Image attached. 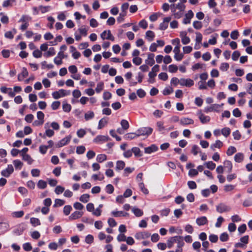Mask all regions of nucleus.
Instances as JSON below:
<instances>
[{
  "instance_id": "1",
  "label": "nucleus",
  "mask_w": 252,
  "mask_h": 252,
  "mask_svg": "<svg viewBox=\"0 0 252 252\" xmlns=\"http://www.w3.org/2000/svg\"><path fill=\"white\" fill-rule=\"evenodd\" d=\"M170 8L174 17L179 19L183 16L186 6L182 3L172 4L170 5Z\"/></svg>"
},
{
  "instance_id": "2",
  "label": "nucleus",
  "mask_w": 252,
  "mask_h": 252,
  "mask_svg": "<svg viewBox=\"0 0 252 252\" xmlns=\"http://www.w3.org/2000/svg\"><path fill=\"white\" fill-rule=\"evenodd\" d=\"M231 210V207L224 203H220L216 206V211L220 214L229 212Z\"/></svg>"
},
{
  "instance_id": "3",
  "label": "nucleus",
  "mask_w": 252,
  "mask_h": 252,
  "mask_svg": "<svg viewBox=\"0 0 252 252\" xmlns=\"http://www.w3.org/2000/svg\"><path fill=\"white\" fill-rule=\"evenodd\" d=\"M70 94V92L69 91H66L65 90L61 89L58 91L54 92L52 93V96L55 99H59L61 97L65 96L66 95H69Z\"/></svg>"
},
{
  "instance_id": "4",
  "label": "nucleus",
  "mask_w": 252,
  "mask_h": 252,
  "mask_svg": "<svg viewBox=\"0 0 252 252\" xmlns=\"http://www.w3.org/2000/svg\"><path fill=\"white\" fill-rule=\"evenodd\" d=\"M37 118L38 120L34 121L32 125L34 126H39L44 123V114L41 111L37 112Z\"/></svg>"
},
{
  "instance_id": "5",
  "label": "nucleus",
  "mask_w": 252,
  "mask_h": 252,
  "mask_svg": "<svg viewBox=\"0 0 252 252\" xmlns=\"http://www.w3.org/2000/svg\"><path fill=\"white\" fill-rule=\"evenodd\" d=\"M153 129L150 127H142L137 131L138 137L141 135H149L152 133Z\"/></svg>"
},
{
  "instance_id": "6",
  "label": "nucleus",
  "mask_w": 252,
  "mask_h": 252,
  "mask_svg": "<svg viewBox=\"0 0 252 252\" xmlns=\"http://www.w3.org/2000/svg\"><path fill=\"white\" fill-rule=\"evenodd\" d=\"M71 139V135H68L62 140H61L60 141H59L58 143H57L55 145V147L56 148H61L62 147L69 143L70 140Z\"/></svg>"
},
{
  "instance_id": "7",
  "label": "nucleus",
  "mask_w": 252,
  "mask_h": 252,
  "mask_svg": "<svg viewBox=\"0 0 252 252\" xmlns=\"http://www.w3.org/2000/svg\"><path fill=\"white\" fill-rule=\"evenodd\" d=\"M151 235V234L147 231L139 232L136 233L134 237L138 240L142 239H146L148 238Z\"/></svg>"
},
{
  "instance_id": "8",
  "label": "nucleus",
  "mask_w": 252,
  "mask_h": 252,
  "mask_svg": "<svg viewBox=\"0 0 252 252\" xmlns=\"http://www.w3.org/2000/svg\"><path fill=\"white\" fill-rule=\"evenodd\" d=\"M101 38L103 39H108L112 41L115 40L114 37L112 35L110 30H105L100 34Z\"/></svg>"
},
{
  "instance_id": "9",
  "label": "nucleus",
  "mask_w": 252,
  "mask_h": 252,
  "mask_svg": "<svg viewBox=\"0 0 252 252\" xmlns=\"http://www.w3.org/2000/svg\"><path fill=\"white\" fill-rule=\"evenodd\" d=\"M13 171L14 168L13 166L11 164H9L5 169L1 171V174L5 177H8L13 172Z\"/></svg>"
},
{
  "instance_id": "10",
  "label": "nucleus",
  "mask_w": 252,
  "mask_h": 252,
  "mask_svg": "<svg viewBox=\"0 0 252 252\" xmlns=\"http://www.w3.org/2000/svg\"><path fill=\"white\" fill-rule=\"evenodd\" d=\"M171 20V17L168 16L165 17L163 19V21L159 25V29L160 30L164 31L168 28V23Z\"/></svg>"
},
{
  "instance_id": "11",
  "label": "nucleus",
  "mask_w": 252,
  "mask_h": 252,
  "mask_svg": "<svg viewBox=\"0 0 252 252\" xmlns=\"http://www.w3.org/2000/svg\"><path fill=\"white\" fill-rule=\"evenodd\" d=\"M181 86L190 87L194 85V81L191 79L181 78L180 79Z\"/></svg>"
},
{
  "instance_id": "12",
  "label": "nucleus",
  "mask_w": 252,
  "mask_h": 252,
  "mask_svg": "<svg viewBox=\"0 0 252 252\" xmlns=\"http://www.w3.org/2000/svg\"><path fill=\"white\" fill-rule=\"evenodd\" d=\"M173 52L174 53V59L177 61H181L184 55L183 54L180 53V48H177V47H175L173 50Z\"/></svg>"
},
{
  "instance_id": "13",
  "label": "nucleus",
  "mask_w": 252,
  "mask_h": 252,
  "mask_svg": "<svg viewBox=\"0 0 252 252\" xmlns=\"http://www.w3.org/2000/svg\"><path fill=\"white\" fill-rule=\"evenodd\" d=\"M109 137L105 135H97L93 140L94 142L96 143H101L108 141L109 140Z\"/></svg>"
},
{
  "instance_id": "14",
  "label": "nucleus",
  "mask_w": 252,
  "mask_h": 252,
  "mask_svg": "<svg viewBox=\"0 0 252 252\" xmlns=\"http://www.w3.org/2000/svg\"><path fill=\"white\" fill-rule=\"evenodd\" d=\"M194 14L193 12L189 10L188 11V13L185 15L183 23L184 24H188L190 23L191 18L193 17Z\"/></svg>"
},
{
  "instance_id": "15",
  "label": "nucleus",
  "mask_w": 252,
  "mask_h": 252,
  "mask_svg": "<svg viewBox=\"0 0 252 252\" xmlns=\"http://www.w3.org/2000/svg\"><path fill=\"white\" fill-rule=\"evenodd\" d=\"M197 115L198 116V118L201 121V122L203 124L207 123L210 121V118L209 116H205L201 111H199L197 112Z\"/></svg>"
},
{
  "instance_id": "16",
  "label": "nucleus",
  "mask_w": 252,
  "mask_h": 252,
  "mask_svg": "<svg viewBox=\"0 0 252 252\" xmlns=\"http://www.w3.org/2000/svg\"><path fill=\"white\" fill-rule=\"evenodd\" d=\"M194 121L189 118L183 117L180 120V124L183 126L192 125Z\"/></svg>"
},
{
  "instance_id": "17",
  "label": "nucleus",
  "mask_w": 252,
  "mask_h": 252,
  "mask_svg": "<svg viewBox=\"0 0 252 252\" xmlns=\"http://www.w3.org/2000/svg\"><path fill=\"white\" fill-rule=\"evenodd\" d=\"M159 65H155L152 68V70L149 73V77L150 78H154L157 75V72L159 71Z\"/></svg>"
},
{
  "instance_id": "18",
  "label": "nucleus",
  "mask_w": 252,
  "mask_h": 252,
  "mask_svg": "<svg viewBox=\"0 0 252 252\" xmlns=\"http://www.w3.org/2000/svg\"><path fill=\"white\" fill-rule=\"evenodd\" d=\"M196 223L199 226L203 225L208 223V220L206 217L197 218L196 220Z\"/></svg>"
},
{
  "instance_id": "19",
  "label": "nucleus",
  "mask_w": 252,
  "mask_h": 252,
  "mask_svg": "<svg viewBox=\"0 0 252 252\" xmlns=\"http://www.w3.org/2000/svg\"><path fill=\"white\" fill-rule=\"evenodd\" d=\"M158 149V147L154 144L151 145L149 147L145 148V153L148 154H150L153 152H156Z\"/></svg>"
},
{
  "instance_id": "20",
  "label": "nucleus",
  "mask_w": 252,
  "mask_h": 252,
  "mask_svg": "<svg viewBox=\"0 0 252 252\" xmlns=\"http://www.w3.org/2000/svg\"><path fill=\"white\" fill-rule=\"evenodd\" d=\"M83 213L79 211H75L69 217L70 220H75L82 217Z\"/></svg>"
},
{
  "instance_id": "21",
  "label": "nucleus",
  "mask_w": 252,
  "mask_h": 252,
  "mask_svg": "<svg viewBox=\"0 0 252 252\" xmlns=\"http://www.w3.org/2000/svg\"><path fill=\"white\" fill-rule=\"evenodd\" d=\"M202 39V34L199 32H196V38H195V41L196 43L194 46L195 49H198L199 48V45L197 44L201 43Z\"/></svg>"
},
{
  "instance_id": "22",
  "label": "nucleus",
  "mask_w": 252,
  "mask_h": 252,
  "mask_svg": "<svg viewBox=\"0 0 252 252\" xmlns=\"http://www.w3.org/2000/svg\"><path fill=\"white\" fill-rule=\"evenodd\" d=\"M222 146L223 143L221 141L218 140L214 143L211 145L210 149L213 151H215V148H220Z\"/></svg>"
},
{
  "instance_id": "23",
  "label": "nucleus",
  "mask_w": 252,
  "mask_h": 252,
  "mask_svg": "<svg viewBox=\"0 0 252 252\" xmlns=\"http://www.w3.org/2000/svg\"><path fill=\"white\" fill-rule=\"evenodd\" d=\"M175 239V243L177 244V247H183L184 246L185 243L184 242L183 237L182 236H176Z\"/></svg>"
},
{
  "instance_id": "24",
  "label": "nucleus",
  "mask_w": 252,
  "mask_h": 252,
  "mask_svg": "<svg viewBox=\"0 0 252 252\" xmlns=\"http://www.w3.org/2000/svg\"><path fill=\"white\" fill-rule=\"evenodd\" d=\"M154 54H150L148 55V58L145 61V63L149 65L150 66H152L155 63L154 60Z\"/></svg>"
},
{
  "instance_id": "25",
  "label": "nucleus",
  "mask_w": 252,
  "mask_h": 252,
  "mask_svg": "<svg viewBox=\"0 0 252 252\" xmlns=\"http://www.w3.org/2000/svg\"><path fill=\"white\" fill-rule=\"evenodd\" d=\"M234 160L236 162H242L244 158V154L242 153H238L234 156Z\"/></svg>"
},
{
  "instance_id": "26",
  "label": "nucleus",
  "mask_w": 252,
  "mask_h": 252,
  "mask_svg": "<svg viewBox=\"0 0 252 252\" xmlns=\"http://www.w3.org/2000/svg\"><path fill=\"white\" fill-rule=\"evenodd\" d=\"M138 137V135H137V133H129L125 134L124 135V138L126 140H130L136 138Z\"/></svg>"
},
{
  "instance_id": "27",
  "label": "nucleus",
  "mask_w": 252,
  "mask_h": 252,
  "mask_svg": "<svg viewBox=\"0 0 252 252\" xmlns=\"http://www.w3.org/2000/svg\"><path fill=\"white\" fill-rule=\"evenodd\" d=\"M31 19L32 18L30 16L27 15H23L18 21V22L22 23H29V22L31 21Z\"/></svg>"
},
{
  "instance_id": "28",
  "label": "nucleus",
  "mask_w": 252,
  "mask_h": 252,
  "mask_svg": "<svg viewBox=\"0 0 252 252\" xmlns=\"http://www.w3.org/2000/svg\"><path fill=\"white\" fill-rule=\"evenodd\" d=\"M28 72L26 68H23L22 73L18 75V79L19 81H22L25 77L28 75Z\"/></svg>"
},
{
  "instance_id": "29",
  "label": "nucleus",
  "mask_w": 252,
  "mask_h": 252,
  "mask_svg": "<svg viewBox=\"0 0 252 252\" xmlns=\"http://www.w3.org/2000/svg\"><path fill=\"white\" fill-rule=\"evenodd\" d=\"M125 166V163L123 160H118L116 162V170L119 171L123 169Z\"/></svg>"
},
{
  "instance_id": "30",
  "label": "nucleus",
  "mask_w": 252,
  "mask_h": 252,
  "mask_svg": "<svg viewBox=\"0 0 252 252\" xmlns=\"http://www.w3.org/2000/svg\"><path fill=\"white\" fill-rule=\"evenodd\" d=\"M175 236L171 237L167 240L166 246H167V247L168 248L170 249L173 247L174 244L175 243Z\"/></svg>"
},
{
  "instance_id": "31",
  "label": "nucleus",
  "mask_w": 252,
  "mask_h": 252,
  "mask_svg": "<svg viewBox=\"0 0 252 252\" xmlns=\"http://www.w3.org/2000/svg\"><path fill=\"white\" fill-rule=\"evenodd\" d=\"M155 37V33L153 31H148L146 32V38H147V39L149 41H152L153 40L154 38Z\"/></svg>"
},
{
  "instance_id": "32",
  "label": "nucleus",
  "mask_w": 252,
  "mask_h": 252,
  "mask_svg": "<svg viewBox=\"0 0 252 252\" xmlns=\"http://www.w3.org/2000/svg\"><path fill=\"white\" fill-rule=\"evenodd\" d=\"M23 159L28 162L29 164H31L33 160L31 156L28 154H22Z\"/></svg>"
},
{
  "instance_id": "33",
  "label": "nucleus",
  "mask_w": 252,
  "mask_h": 252,
  "mask_svg": "<svg viewBox=\"0 0 252 252\" xmlns=\"http://www.w3.org/2000/svg\"><path fill=\"white\" fill-rule=\"evenodd\" d=\"M108 123L107 120L105 118L101 119L98 123L97 128L98 129H102Z\"/></svg>"
},
{
  "instance_id": "34",
  "label": "nucleus",
  "mask_w": 252,
  "mask_h": 252,
  "mask_svg": "<svg viewBox=\"0 0 252 252\" xmlns=\"http://www.w3.org/2000/svg\"><path fill=\"white\" fill-rule=\"evenodd\" d=\"M90 195L89 194H83L80 197L79 200L83 203H87L89 201Z\"/></svg>"
},
{
  "instance_id": "35",
  "label": "nucleus",
  "mask_w": 252,
  "mask_h": 252,
  "mask_svg": "<svg viewBox=\"0 0 252 252\" xmlns=\"http://www.w3.org/2000/svg\"><path fill=\"white\" fill-rule=\"evenodd\" d=\"M132 211L136 217H140L143 214V211L141 209L137 208H133Z\"/></svg>"
},
{
  "instance_id": "36",
  "label": "nucleus",
  "mask_w": 252,
  "mask_h": 252,
  "mask_svg": "<svg viewBox=\"0 0 252 252\" xmlns=\"http://www.w3.org/2000/svg\"><path fill=\"white\" fill-rule=\"evenodd\" d=\"M132 152L134 154L135 157H140L142 156L141 152L140 149L138 147H133L132 149Z\"/></svg>"
},
{
  "instance_id": "37",
  "label": "nucleus",
  "mask_w": 252,
  "mask_h": 252,
  "mask_svg": "<svg viewBox=\"0 0 252 252\" xmlns=\"http://www.w3.org/2000/svg\"><path fill=\"white\" fill-rule=\"evenodd\" d=\"M237 151L236 148L234 146H229L226 151V154L228 156H232Z\"/></svg>"
},
{
  "instance_id": "38",
  "label": "nucleus",
  "mask_w": 252,
  "mask_h": 252,
  "mask_svg": "<svg viewBox=\"0 0 252 252\" xmlns=\"http://www.w3.org/2000/svg\"><path fill=\"white\" fill-rule=\"evenodd\" d=\"M104 89V83L103 82H99L96 86V87L95 89L96 92L97 93H99L101 91H102Z\"/></svg>"
},
{
  "instance_id": "39",
  "label": "nucleus",
  "mask_w": 252,
  "mask_h": 252,
  "mask_svg": "<svg viewBox=\"0 0 252 252\" xmlns=\"http://www.w3.org/2000/svg\"><path fill=\"white\" fill-rule=\"evenodd\" d=\"M37 187L40 189H44L47 187V183L45 181L40 180L37 183Z\"/></svg>"
},
{
  "instance_id": "40",
  "label": "nucleus",
  "mask_w": 252,
  "mask_h": 252,
  "mask_svg": "<svg viewBox=\"0 0 252 252\" xmlns=\"http://www.w3.org/2000/svg\"><path fill=\"white\" fill-rule=\"evenodd\" d=\"M30 222L34 226L40 225V222L38 219L35 218H32L30 219Z\"/></svg>"
},
{
  "instance_id": "41",
  "label": "nucleus",
  "mask_w": 252,
  "mask_h": 252,
  "mask_svg": "<svg viewBox=\"0 0 252 252\" xmlns=\"http://www.w3.org/2000/svg\"><path fill=\"white\" fill-rule=\"evenodd\" d=\"M13 163L15 168L17 169H21L23 164L20 160L18 159L14 160Z\"/></svg>"
},
{
  "instance_id": "42",
  "label": "nucleus",
  "mask_w": 252,
  "mask_h": 252,
  "mask_svg": "<svg viewBox=\"0 0 252 252\" xmlns=\"http://www.w3.org/2000/svg\"><path fill=\"white\" fill-rule=\"evenodd\" d=\"M107 159V156L105 154H99L97 156L96 160L99 162H102Z\"/></svg>"
},
{
  "instance_id": "43",
  "label": "nucleus",
  "mask_w": 252,
  "mask_h": 252,
  "mask_svg": "<svg viewBox=\"0 0 252 252\" xmlns=\"http://www.w3.org/2000/svg\"><path fill=\"white\" fill-rule=\"evenodd\" d=\"M41 67L42 69H51L54 67V65L52 64H47L46 61H43L41 63Z\"/></svg>"
},
{
  "instance_id": "44",
  "label": "nucleus",
  "mask_w": 252,
  "mask_h": 252,
  "mask_svg": "<svg viewBox=\"0 0 252 252\" xmlns=\"http://www.w3.org/2000/svg\"><path fill=\"white\" fill-rule=\"evenodd\" d=\"M121 125L124 130H127L129 126L128 121L126 120H122L121 121Z\"/></svg>"
},
{
  "instance_id": "45",
  "label": "nucleus",
  "mask_w": 252,
  "mask_h": 252,
  "mask_svg": "<svg viewBox=\"0 0 252 252\" xmlns=\"http://www.w3.org/2000/svg\"><path fill=\"white\" fill-rule=\"evenodd\" d=\"M55 53L56 52L55 49L53 47H51L49 49L48 51L44 54V56L48 57L54 55Z\"/></svg>"
},
{
  "instance_id": "46",
  "label": "nucleus",
  "mask_w": 252,
  "mask_h": 252,
  "mask_svg": "<svg viewBox=\"0 0 252 252\" xmlns=\"http://www.w3.org/2000/svg\"><path fill=\"white\" fill-rule=\"evenodd\" d=\"M94 114L93 111H89L85 114V119L86 121H88L94 117Z\"/></svg>"
},
{
  "instance_id": "47",
  "label": "nucleus",
  "mask_w": 252,
  "mask_h": 252,
  "mask_svg": "<svg viewBox=\"0 0 252 252\" xmlns=\"http://www.w3.org/2000/svg\"><path fill=\"white\" fill-rule=\"evenodd\" d=\"M65 203V201L60 199H56L55 200L54 207L63 206Z\"/></svg>"
},
{
  "instance_id": "48",
  "label": "nucleus",
  "mask_w": 252,
  "mask_h": 252,
  "mask_svg": "<svg viewBox=\"0 0 252 252\" xmlns=\"http://www.w3.org/2000/svg\"><path fill=\"white\" fill-rule=\"evenodd\" d=\"M221 133L224 136L227 137L230 133V129L228 127L223 128L221 129Z\"/></svg>"
},
{
  "instance_id": "49",
  "label": "nucleus",
  "mask_w": 252,
  "mask_h": 252,
  "mask_svg": "<svg viewBox=\"0 0 252 252\" xmlns=\"http://www.w3.org/2000/svg\"><path fill=\"white\" fill-rule=\"evenodd\" d=\"M206 166L207 168L210 170H213L215 168L216 164L213 162L212 161L206 162L204 163Z\"/></svg>"
},
{
  "instance_id": "50",
  "label": "nucleus",
  "mask_w": 252,
  "mask_h": 252,
  "mask_svg": "<svg viewBox=\"0 0 252 252\" xmlns=\"http://www.w3.org/2000/svg\"><path fill=\"white\" fill-rule=\"evenodd\" d=\"M198 89L199 90H206L207 86L206 85L205 81H199L198 82Z\"/></svg>"
},
{
  "instance_id": "51",
  "label": "nucleus",
  "mask_w": 252,
  "mask_h": 252,
  "mask_svg": "<svg viewBox=\"0 0 252 252\" xmlns=\"http://www.w3.org/2000/svg\"><path fill=\"white\" fill-rule=\"evenodd\" d=\"M223 106V103H222L221 104H212V108H213V111L220 112V109Z\"/></svg>"
},
{
  "instance_id": "52",
  "label": "nucleus",
  "mask_w": 252,
  "mask_h": 252,
  "mask_svg": "<svg viewBox=\"0 0 252 252\" xmlns=\"http://www.w3.org/2000/svg\"><path fill=\"white\" fill-rule=\"evenodd\" d=\"M228 235L226 232L222 233L220 236V240L221 242H226L228 240Z\"/></svg>"
},
{
  "instance_id": "53",
  "label": "nucleus",
  "mask_w": 252,
  "mask_h": 252,
  "mask_svg": "<svg viewBox=\"0 0 252 252\" xmlns=\"http://www.w3.org/2000/svg\"><path fill=\"white\" fill-rule=\"evenodd\" d=\"M0 229H2L1 232H4L8 229V224L7 223L0 222Z\"/></svg>"
},
{
  "instance_id": "54",
  "label": "nucleus",
  "mask_w": 252,
  "mask_h": 252,
  "mask_svg": "<svg viewBox=\"0 0 252 252\" xmlns=\"http://www.w3.org/2000/svg\"><path fill=\"white\" fill-rule=\"evenodd\" d=\"M229 67V65L228 63H221L220 68L222 71H226L228 69Z\"/></svg>"
},
{
  "instance_id": "55",
  "label": "nucleus",
  "mask_w": 252,
  "mask_h": 252,
  "mask_svg": "<svg viewBox=\"0 0 252 252\" xmlns=\"http://www.w3.org/2000/svg\"><path fill=\"white\" fill-rule=\"evenodd\" d=\"M24 212L23 211L14 212L12 213V215L14 218H21L24 215Z\"/></svg>"
},
{
  "instance_id": "56",
  "label": "nucleus",
  "mask_w": 252,
  "mask_h": 252,
  "mask_svg": "<svg viewBox=\"0 0 252 252\" xmlns=\"http://www.w3.org/2000/svg\"><path fill=\"white\" fill-rule=\"evenodd\" d=\"M71 210H72V207L70 205H65L63 208V211L64 214L66 216H67L70 214Z\"/></svg>"
},
{
  "instance_id": "57",
  "label": "nucleus",
  "mask_w": 252,
  "mask_h": 252,
  "mask_svg": "<svg viewBox=\"0 0 252 252\" xmlns=\"http://www.w3.org/2000/svg\"><path fill=\"white\" fill-rule=\"evenodd\" d=\"M224 166L228 169V172H230L232 170V165L231 161L229 160H225L224 162Z\"/></svg>"
},
{
  "instance_id": "58",
  "label": "nucleus",
  "mask_w": 252,
  "mask_h": 252,
  "mask_svg": "<svg viewBox=\"0 0 252 252\" xmlns=\"http://www.w3.org/2000/svg\"><path fill=\"white\" fill-rule=\"evenodd\" d=\"M71 106L70 104L66 103H63V109L64 112H69L70 111Z\"/></svg>"
},
{
  "instance_id": "59",
  "label": "nucleus",
  "mask_w": 252,
  "mask_h": 252,
  "mask_svg": "<svg viewBox=\"0 0 252 252\" xmlns=\"http://www.w3.org/2000/svg\"><path fill=\"white\" fill-rule=\"evenodd\" d=\"M246 225L245 224H243L238 227V231L240 234H242L246 231Z\"/></svg>"
},
{
  "instance_id": "60",
  "label": "nucleus",
  "mask_w": 252,
  "mask_h": 252,
  "mask_svg": "<svg viewBox=\"0 0 252 252\" xmlns=\"http://www.w3.org/2000/svg\"><path fill=\"white\" fill-rule=\"evenodd\" d=\"M239 32L237 30L232 31L230 34V37L232 39L236 40L239 36Z\"/></svg>"
},
{
  "instance_id": "61",
  "label": "nucleus",
  "mask_w": 252,
  "mask_h": 252,
  "mask_svg": "<svg viewBox=\"0 0 252 252\" xmlns=\"http://www.w3.org/2000/svg\"><path fill=\"white\" fill-rule=\"evenodd\" d=\"M64 190V188L61 186H58L56 187L55 192L57 194H60L63 193Z\"/></svg>"
},
{
  "instance_id": "62",
  "label": "nucleus",
  "mask_w": 252,
  "mask_h": 252,
  "mask_svg": "<svg viewBox=\"0 0 252 252\" xmlns=\"http://www.w3.org/2000/svg\"><path fill=\"white\" fill-rule=\"evenodd\" d=\"M23 248L27 252H29L32 250V246L30 243H26L23 244Z\"/></svg>"
},
{
  "instance_id": "63",
  "label": "nucleus",
  "mask_w": 252,
  "mask_h": 252,
  "mask_svg": "<svg viewBox=\"0 0 252 252\" xmlns=\"http://www.w3.org/2000/svg\"><path fill=\"white\" fill-rule=\"evenodd\" d=\"M173 92V89L171 87L165 88L163 91V94L165 95H168Z\"/></svg>"
},
{
  "instance_id": "64",
  "label": "nucleus",
  "mask_w": 252,
  "mask_h": 252,
  "mask_svg": "<svg viewBox=\"0 0 252 252\" xmlns=\"http://www.w3.org/2000/svg\"><path fill=\"white\" fill-rule=\"evenodd\" d=\"M61 105V103L59 101H54L51 104L52 109L54 110H57L59 108Z\"/></svg>"
}]
</instances>
